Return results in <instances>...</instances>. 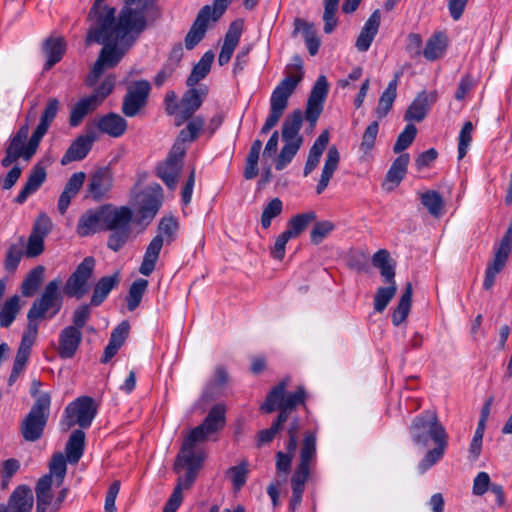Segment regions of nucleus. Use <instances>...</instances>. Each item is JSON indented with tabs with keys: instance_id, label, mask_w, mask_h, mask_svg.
Wrapping results in <instances>:
<instances>
[{
	"instance_id": "1",
	"label": "nucleus",
	"mask_w": 512,
	"mask_h": 512,
	"mask_svg": "<svg viewBox=\"0 0 512 512\" xmlns=\"http://www.w3.org/2000/svg\"><path fill=\"white\" fill-rule=\"evenodd\" d=\"M104 1L95 0L88 14L90 27L87 41L104 45L87 77L88 86L95 85L105 69L115 67L142 33L131 31L127 37L120 38L117 32L116 10L114 7L104 4Z\"/></svg>"
},
{
	"instance_id": "2",
	"label": "nucleus",
	"mask_w": 512,
	"mask_h": 512,
	"mask_svg": "<svg viewBox=\"0 0 512 512\" xmlns=\"http://www.w3.org/2000/svg\"><path fill=\"white\" fill-rule=\"evenodd\" d=\"M60 279H54L45 286L40 298L36 299L27 313V326L22 335L20 345L13 362L12 371L8 378V384L12 386L28 363L32 347L38 335V323L40 319H52L62 308V296L59 288Z\"/></svg>"
},
{
	"instance_id": "3",
	"label": "nucleus",
	"mask_w": 512,
	"mask_h": 512,
	"mask_svg": "<svg viewBox=\"0 0 512 512\" xmlns=\"http://www.w3.org/2000/svg\"><path fill=\"white\" fill-rule=\"evenodd\" d=\"M197 443H202L196 438L187 435L183 441L181 450L175 461L174 470L179 473L181 468H186L185 474L180 476L171 496L166 502L163 512H176L183 500V489H188L194 483L197 474L204 461L203 451H196Z\"/></svg>"
},
{
	"instance_id": "4",
	"label": "nucleus",
	"mask_w": 512,
	"mask_h": 512,
	"mask_svg": "<svg viewBox=\"0 0 512 512\" xmlns=\"http://www.w3.org/2000/svg\"><path fill=\"white\" fill-rule=\"evenodd\" d=\"M304 77L302 59L293 58V63L287 67L286 77L279 82L270 96L269 114L261 128V134H267L282 118L289 104V98Z\"/></svg>"
},
{
	"instance_id": "5",
	"label": "nucleus",
	"mask_w": 512,
	"mask_h": 512,
	"mask_svg": "<svg viewBox=\"0 0 512 512\" xmlns=\"http://www.w3.org/2000/svg\"><path fill=\"white\" fill-rule=\"evenodd\" d=\"M124 3L116 17L117 32L122 39L131 31L143 32L149 22H154L161 16L157 0H124Z\"/></svg>"
},
{
	"instance_id": "6",
	"label": "nucleus",
	"mask_w": 512,
	"mask_h": 512,
	"mask_svg": "<svg viewBox=\"0 0 512 512\" xmlns=\"http://www.w3.org/2000/svg\"><path fill=\"white\" fill-rule=\"evenodd\" d=\"M316 444L317 431H306L300 447L299 463L291 477L292 494L289 501L290 512H295L301 505L305 484L309 478L311 467L316 463Z\"/></svg>"
},
{
	"instance_id": "7",
	"label": "nucleus",
	"mask_w": 512,
	"mask_h": 512,
	"mask_svg": "<svg viewBox=\"0 0 512 512\" xmlns=\"http://www.w3.org/2000/svg\"><path fill=\"white\" fill-rule=\"evenodd\" d=\"M103 231H109L107 247L118 252L129 240L133 210L128 206L104 204Z\"/></svg>"
},
{
	"instance_id": "8",
	"label": "nucleus",
	"mask_w": 512,
	"mask_h": 512,
	"mask_svg": "<svg viewBox=\"0 0 512 512\" xmlns=\"http://www.w3.org/2000/svg\"><path fill=\"white\" fill-rule=\"evenodd\" d=\"M288 381V379H284L274 386L260 407L266 413L279 410L278 416H283L284 423L298 406H305L307 398L306 391L302 386H299L294 392H287Z\"/></svg>"
},
{
	"instance_id": "9",
	"label": "nucleus",
	"mask_w": 512,
	"mask_h": 512,
	"mask_svg": "<svg viewBox=\"0 0 512 512\" xmlns=\"http://www.w3.org/2000/svg\"><path fill=\"white\" fill-rule=\"evenodd\" d=\"M179 223L174 216H165L158 225V234L150 241L146 248L139 272L149 276L155 269L164 242L170 244L177 237Z\"/></svg>"
},
{
	"instance_id": "10",
	"label": "nucleus",
	"mask_w": 512,
	"mask_h": 512,
	"mask_svg": "<svg viewBox=\"0 0 512 512\" xmlns=\"http://www.w3.org/2000/svg\"><path fill=\"white\" fill-rule=\"evenodd\" d=\"M412 440L417 445L426 446L429 440L434 443L447 441L445 427L439 422L435 411L425 410L417 415L410 427Z\"/></svg>"
},
{
	"instance_id": "11",
	"label": "nucleus",
	"mask_w": 512,
	"mask_h": 512,
	"mask_svg": "<svg viewBox=\"0 0 512 512\" xmlns=\"http://www.w3.org/2000/svg\"><path fill=\"white\" fill-rule=\"evenodd\" d=\"M51 406V395L43 394L32 405L20 425L22 437L28 442L39 440L47 425Z\"/></svg>"
},
{
	"instance_id": "12",
	"label": "nucleus",
	"mask_w": 512,
	"mask_h": 512,
	"mask_svg": "<svg viewBox=\"0 0 512 512\" xmlns=\"http://www.w3.org/2000/svg\"><path fill=\"white\" fill-rule=\"evenodd\" d=\"M163 202V190L157 183L146 186L139 192L134 200L133 206L136 213L135 221L139 225H149Z\"/></svg>"
},
{
	"instance_id": "13",
	"label": "nucleus",
	"mask_w": 512,
	"mask_h": 512,
	"mask_svg": "<svg viewBox=\"0 0 512 512\" xmlns=\"http://www.w3.org/2000/svg\"><path fill=\"white\" fill-rule=\"evenodd\" d=\"M97 415V405L90 396H81L71 402L64 411L61 424L65 429H70L78 424L82 429L91 426Z\"/></svg>"
},
{
	"instance_id": "14",
	"label": "nucleus",
	"mask_w": 512,
	"mask_h": 512,
	"mask_svg": "<svg viewBox=\"0 0 512 512\" xmlns=\"http://www.w3.org/2000/svg\"><path fill=\"white\" fill-rule=\"evenodd\" d=\"M96 261L92 256L85 257L66 281L64 292L69 297L83 298L88 292V281L91 278Z\"/></svg>"
},
{
	"instance_id": "15",
	"label": "nucleus",
	"mask_w": 512,
	"mask_h": 512,
	"mask_svg": "<svg viewBox=\"0 0 512 512\" xmlns=\"http://www.w3.org/2000/svg\"><path fill=\"white\" fill-rule=\"evenodd\" d=\"M151 85L147 80L131 83L123 97L122 113L127 117H135L143 109L149 98Z\"/></svg>"
},
{
	"instance_id": "16",
	"label": "nucleus",
	"mask_w": 512,
	"mask_h": 512,
	"mask_svg": "<svg viewBox=\"0 0 512 512\" xmlns=\"http://www.w3.org/2000/svg\"><path fill=\"white\" fill-rule=\"evenodd\" d=\"M41 140L34 132L28 141L10 137L8 146L5 149V156L1 160V165L7 168L19 158L29 161L36 154Z\"/></svg>"
},
{
	"instance_id": "17",
	"label": "nucleus",
	"mask_w": 512,
	"mask_h": 512,
	"mask_svg": "<svg viewBox=\"0 0 512 512\" xmlns=\"http://www.w3.org/2000/svg\"><path fill=\"white\" fill-rule=\"evenodd\" d=\"M186 151L187 148L173 145L166 160L157 166L158 177L169 189H174L177 185Z\"/></svg>"
},
{
	"instance_id": "18",
	"label": "nucleus",
	"mask_w": 512,
	"mask_h": 512,
	"mask_svg": "<svg viewBox=\"0 0 512 512\" xmlns=\"http://www.w3.org/2000/svg\"><path fill=\"white\" fill-rule=\"evenodd\" d=\"M226 424V408L223 404L214 405L203 422L193 428L188 435L201 442L208 440L210 435L221 431Z\"/></svg>"
},
{
	"instance_id": "19",
	"label": "nucleus",
	"mask_w": 512,
	"mask_h": 512,
	"mask_svg": "<svg viewBox=\"0 0 512 512\" xmlns=\"http://www.w3.org/2000/svg\"><path fill=\"white\" fill-rule=\"evenodd\" d=\"M208 94V88L206 86H200L198 88L189 87L184 93L179 105L178 112L175 117V125L181 126L188 119H190L194 113L201 107L203 101Z\"/></svg>"
},
{
	"instance_id": "20",
	"label": "nucleus",
	"mask_w": 512,
	"mask_h": 512,
	"mask_svg": "<svg viewBox=\"0 0 512 512\" xmlns=\"http://www.w3.org/2000/svg\"><path fill=\"white\" fill-rule=\"evenodd\" d=\"M327 94V79L324 75H320L312 87L305 111V118L311 126L316 124L320 114L322 113Z\"/></svg>"
},
{
	"instance_id": "21",
	"label": "nucleus",
	"mask_w": 512,
	"mask_h": 512,
	"mask_svg": "<svg viewBox=\"0 0 512 512\" xmlns=\"http://www.w3.org/2000/svg\"><path fill=\"white\" fill-rule=\"evenodd\" d=\"M114 176L110 167L95 170L87 185V191L95 201L104 199L113 187Z\"/></svg>"
},
{
	"instance_id": "22",
	"label": "nucleus",
	"mask_w": 512,
	"mask_h": 512,
	"mask_svg": "<svg viewBox=\"0 0 512 512\" xmlns=\"http://www.w3.org/2000/svg\"><path fill=\"white\" fill-rule=\"evenodd\" d=\"M210 20L212 21L210 5H205L199 10L190 30L185 36L184 42L187 50L194 49L205 37Z\"/></svg>"
},
{
	"instance_id": "23",
	"label": "nucleus",
	"mask_w": 512,
	"mask_h": 512,
	"mask_svg": "<svg viewBox=\"0 0 512 512\" xmlns=\"http://www.w3.org/2000/svg\"><path fill=\"white\" fill-rule=\"evenodd\" d=\"M95 140L96 136L93 132L76 137L61 158V165L65 166L71 162L81 161L86 158Z\"/></svg>"
},
{
	"instance_id": "24",
	"label": "nucleus",
	"mask_w": 512,
	"mask_h": 512,
	"mask_svg": "<svg viewBox=\"0 0 512 512\" xmlns=\"http://www.w3.org/2000/svg\"><path fill=\"white\" fill-rule=\"evenodd\" d=\"M104 204L93 209H88L79 218L77 223V234L87 237L103 231Z\"/></svg>"
},
{
	"instance_id": "25",
	"label": "nucleus",
	"mask_w": 512,
	"mask_h": 512,
	"mask_svg": "<svg viewBox=\"0 0 512 512\" xmlns=\"http://www.w3.org/2000/svg\"><path fill=\"white\" fill-rule=\"evenodd\" d=\"M82 342V332L76 327H65L59 335L58 355L62 359L72 358Z\"/></svg>"
},
{
	"instance_id": "26",
	"label": "nucleus",
	"mask_w": 512,
	"mask_h": 512,
	"mask_svg": "<svg viewBox=\"0 0 512 512\" xmlns=\"http://www.w3.org/2000/svg\"><path fill=\"white\" fill-rule=\"evenodd\" d=\"M95 125L101 133L113 138H119L124 135L128 127L126 119L113 112L99 117L95 121Z\"/></svg>"
},
{
	"instance_id": "27",
	"label": "nucleus",
	"mask_w": 512,
	"mask_h": 512,
	"mask_svg": "<svg viewBox=\"0 0 512 512\" xmlns=\"http://www.w3.org/2000/svg\"><path fill=\"white\" fill-rule=\"evenodd\" d=\"M381 23V13L375 10L365 22L359 36L357 37L355 47L360 52H366L375 39Z\"/></svg>"
},
{
	"instance_id": "28",
	"label": "nucleus",
	"mask_w": 512,
	"mask_h": 512,
	"mask_svg": "<svg viewBox=\"0 0 512 512\" xmlns=\"http://www.w3.org/2000/svg\"><path fill=\"white\" fill-rule=\"evenodd\" d=\"M46 175L45 166L41 162L34 165L25 185L16 196L15 202L23 204L31 194L35 193L41 187L46 180Z\"/></svg>"
},
{
	"instance_id": "29",
	"label": "nucleus",
	"mask_w": 512,
	"mask_h": 512,
	"mask_svg": "<svg viewBox=\"0 0 512 512\" xmlns=\"http://www.w3.org/2000/svg\"><path fill=\"white\" fill-rule=\"evenodd\" d=\"M410 162V156L408 153H403L399 155L390 166L385 181L383 183V188L387 191H393L404 179L407 173V167Z\"/></svg>"
},
{
	"instance_id": "30",
	"label": "nucleus",
	"mask_w": 512,
	"mask_h": 512,
	"mask_svg": "<svg viewBox=\"0 0 512 512\" xmlns=\"http://www.w3.org/2000/svg\"><path fill=\"white\" fill-rule=\"evenodd\" d=\"M293 25L294 29L292 36L295 37L297 34L301 33L309 54L311 56L316 55L318 53L321 42L317 36V31L314 24L309 23L301 18H295Z\"/></svg>"
},
{
	"instance_id": "31",
	"label": "nucleus",
	"mask_w": 512,
	"mask_h": 512,
	"mask_svg": "<svg viewBox=\"0 0 512 512\" xmlns=\"http://www.w3.org/2000/svg\"><path fill=\"white\" fill-rule=\"evenodd\" d=\"M435 101H436L435 93L428 94L425 91L419 93L418 96L413 100L411 105L406 110V113L404 115L405 120L406 121L413 120V121H417V122L422 121L426 117V115L430 109L431 103H433Z\"/></svg>"
},
{
	"instance_id": "32",
	"label": "nucleus",
	"mask_w": 512,
	"mask_h": 512,
	"mask_svg": "<svg viewBox=\"0 0 512 512\" xmlns=\"http://www.w3.org/2000/svg\"><path fill=\"white\" fill-rule=\"evenodd\" d=\"M33 503L32 490L26 485H20L9 497L8 510L10 512H31Z\"/></svg>"
},
{
	"instance_id": "33",
	"label": "nucleus",
	"mask_w": 512,
	"mask_h": 512,
	"mask_svg": "<svg viewBox=\"0 0 512 512\" xmlns=\"http://www.w3.org/2000/svg\"><path fill=\"white\" fill-rule=\"evenodd\" d=\"M303 123V113L301 110H294L289 114L282 125V140L284 142L299 141V144L303 143V137L299 134Z\"/></svg>"
},
{
	"instance_id": "34",
	"label": "nucleus",
	"mask_w": 512,
	"mask_h": 512,
	"mask_svg": "<svg viewBox=\"0 0 512 512\" xmlns=\"http://www.w3.org/2000/svg\"><path fill=\"white\" fill-rule=\"evenodd\" d=\"M340 161V154L336 146L329 147L325 163L322 169L321 177L319 179V182L316 186V193L319 195L324 192V190L327 188L334 172L338 168Z\"/></svg>"
},
{
	"instance_id": "35",
	"label": "nucleus",
	"mask_w": 512,
	"mask_h": 512,
	"mask_svg": "<svg viewBox=\"0 0 512 512\" xmlns=\"http://www.w3.org/2000/svg\"><path fill=\"white\" fill-rule=\"evenodd\" d=\"M119 280V272H115L113 275L101 277L94 286L90 305L94 307L100 306L108 297L112 289L118 285Z\"/></svg>"
},
{
	"instance_id": "36",
	"label": "nucleus",
	"mask_w": 512,
	"mask_h": 512,
	"mask_svg": "<svg viewBox=\"0 0 512 512\" xmlns=\"http://www.w3.org/2000/svg\"><path fill=\"white\" fill-rule=\"evenodd\" d=\"M400 73L397 72L394 75V78L388 83V86L381 94L377 107L375 109V114L379 119L386 117V115L391 110L393 103L397 96V87L399 81Z\"/></svg>"
},
{
	"instance_id": "37",
	"label": "nucleus",
	"mask_w": 512,
	"mask_h": 512,
	"mask_svg": "<svg viewBox=\"0 0 512 512\" xmlns=\"http://www.w3.org/2000/svg\"><path fill=\"white\" fill-rule=\"evenodd\" d=\"M329 143L328 132H322L314 141L309 150L308 157L304 166L303 174L308 176L319 164L321 156Z\"/></svg>"
},
{
	"instance_id": "38",
	"label": "nucleus",
	"mask_w": 512,
	"mask_h": 512,
	"mask_svg": "<svg viewBox=\"0 0 512 512\" xmlns=\"http://www.w3.org/2000/svg\"><path fill=\"white\" fill-rule=\"evenodd\" d=\"M188 123L186 126L179 132L177 140L174 145H178L181 148H186L185 144L187 142H194L199 133L204 129L205 119L202 116L191 117L187 120Z\"/></svg>"
},
{
	"instance_id": "39",
	"label": "nucleus",
	"mask_w": 512,
	"mask_h": 512,
	"mask_svg": "<svg viewBox=\"0 0 512 512\" xmlns=\"http://www.w3.org/2000/svg\"><path fill=\"white\" fill-rule=\"evenodd\" d=\"M85 447V433L81 429L74 430L66 444V457L70 464H76L81 459Z\"/></svg>"
},
{
	"instance_id": "40",
	"label": "nucleus",
	"mask_w": 512,
	"mask_h": 512,
	"mask_svg": "<svg viewBox=\"0 0 512 512\" xmlns=\"http://www.w3.org/2000/svg\"><path fill=\"white\" fill-rule=\"evenodd\" d=\"M21 299L19 295H13L5 300L0 307V328H9L21 311Z\"/></svg>"
},
{
	"instance_id": "41",
	"label": "nucleus",
	"mask_w": 512,
	"mask_h": 512,
	"mask_svg": "<svg viewBox=\"0 0 512 512\" xmlns=\"http://www.w3.org/2000/svg\"><path fill=\"white\" fill-rule=\"evenodd\" d=\"M413 287L410 282L405 286V289L399 299L397 306L392 313V323L395 326L402 324L409 315L412 303Z\"/></svg>"
},
{
	"instance_id": "42",
	"label": "nucleus",
	"mask_w": 512,
	"mask_h": 512,
	"mask_svg": "<svg viewBox=\"0 0 512 512\" xmlns=\"http://www.w3.org/2000/svg\"><path fill=\"white\" fill-rule=\"evenodd\" d=\"M59 110V101L56 98L48 99L46 106L40 116L39 124L36 129L33 131L38 137L41 139L48 132L52 122L57 116Z\"/></svg>"
},
{
	"instance_id": "43",
	"label": "nucleus",
	"mask_w": 512,
	"mask_h": 512,
	"mask_svg": "<svg viewBox=\"0 0 512 512\" xmlns=\"http://www.w3.org/2000/svg\"><path fill=\"white\" fill-rule=\"evenodd\" d=\"M214 57V53L211 50L203 54L198 63L194 65L191 74L187 78L186 84L188 87L195 86L208 75L214 61Z\"/></svg>"
},
{
	"instance_id": "44",
	"label": "nucleus",
	"mask_w": 512,
	"mask_h": 512,
	"mask_svg": "<svg viewBox=\"0 0 512 512\" xmlns=\"http://www.w3.org/2000/svg\"><path fill=\"white\" fill-rule=\"evenodd\" d=\"M98 104L90 97L80 99L71 109L69 124L71 127H77L83 119L91 112L96 110Z\"/></svg>"
},
{
	"instance_id": "45",
	"label": "nucleus",
	"mask_w": 512,
	"mask_h": 512,
	"mask_svg": "<svg viewBox=\"0 0 512 512\" xmlns=\"http://www.w3.org/2000/svg\"><path fill=\"white\" fill-rule=\"evenodd\" d=\"M372 264L380 270L385 282H393L395 268L390 262V254L387 250L381 249L377 251L372 257Z\"/></svg>"
},
{
	"instance_id": "46",
	"label": "nucleus",
	"mask_w": 512,
	"mask_h": 512,
	"mask_svg": "<svg viewBox=\"0 0 512 512\" xmlns=\"http://www.w3.org/2000/svg\"><path fill=\"white\" fill-rule=\"evenodd\" d=\"M45 53L47 55V61L45 69L52 68L58 63L65 52V44L61 38H49L45 42L44 46Z\"/></svg>"
},
{
	"instance_id": "47",
	"label": "nucleus",
	"mask_w": 512,
	"mask_h": 512,
	"mask_svg": "<svg viewBox=\"0 0 512 512\" xmlns=\"http://www.w3.org/2000/svg\"><path fill=\"white\" fill-rule=\"evenodd\" d=\"M262 149V141L256 139L252 142L249 153L246 158L243 176L246 180H251L258 175V160Z\"/></svg>"
},
{
	"instance_id": "48",
	"label": "nucleus",
	"mask_w": 512,
	"mask_h": 512,
	"mask_svg": "<svg viewBox=\"0 0 512 512\" xmlns=\"http://www.w3.org/2000/svg\"><path fill=\"white\" fill-rule=\"evenodd\" d=\"M340 0H323V30L326 34L332 33L338 25L337 12Z\"/></svg>"
},
{
	"instance_id": "49",
	"label": "nucleus",
	"mask_w": 512,
	"mask_h": 512,
	"mask_svg": "<svg viewBox=\"0 0 512 512\" xmlns=\"http://www.w3.org/2000/svg\"><path fill=\"white\" fill-rule=\"evenodd\" d=\"M420 200L432 216L439 217L442 214L444 199L437 191L428 190L422 193Z\"/></svg>"
},
{
	"instance_id": "50",
	"label": "nucleus",
	"mask_w": 512,
	"mask_h": 512,
	"mask_svg": "<svg viewBox=\"0 0 512 512\" xmlns=\"http://www.w3.org/2000/svg\"><path fill=\"white\" fill-rule=\"evenodd\" d=\"M147 287L148 281L143 278H139L131 284L126 297L127 308L129 311H134L140 305Z\"/></svg>"
},
{
	"instance_id": "51",
	"label": "nucleus",
	"mask_w": 512,
	"mask_h": 512,
	"mask_svg": "<svg viewBox=\"0 0 512 512\" xmlns=\"http://www.w3.org/2000/svg\"><path fill=\"white\" fill-rule=\"evenodd\" d=\"M315 219L316 213L314 211L297 214L288 221V228L286 230L291 233L293 238H295Z\"/></svg>"
},
{
	"instance_id": "52",
	"label": "nucleus",
	"mask_w": 512,
	"mask_h": 512,
	"mask_svg": "<svg viewBox=\"0 0 512 512\" xmlns=\"http://www.w3.org/2000/svg\"><path fill=\"white\" fill-rule=\"evenodd\" d=\"M387 283L389 286L378 288L374 296V309L379 313H382L386 309L397 291V286L394 279L393 282Z\"/></svg>"
},
{
	"instance_id": "53",
	"label": "nucleus",
	"mask_w": 512,
	"mask_h": 512,
	"mask_svg": "<svg viewBox=\"0 0 512 512\" xmlns=\"http://www.w3.org/2000/svg\"><path fill=\"white\" fill-rule=\"evenodd\" d=\"M43 275L44 267L42 266H36L29 272L21 285V291L25 297H30L36 292L42 281Z\"/></svg>"
},
{
	"instance_id": "54",
	"label": "nucleus",
	"mask_w": 512,
	"mask_h": 512,
	"mask_svg": "<svg viewBox=\"0 0 512 512\" xmlns=\"http://www.w3.org/2000/svg\"><path fill=\"white\" fill-rule=\"evenodd\" d=\"M283 210V202L278 197L273 198L267 205L264 206L261 215V226L263 229H268L271 226L272 220L278 217Z\"/></svg>"
},
{
	"instance_id": "55",
	"label": "nucleus",
	"mask_w": 512,
	"mask_h": 512,
	"mask_svg": "<svg viewBox=\"0 0 512 512\" xmlns=\"http://www.w3.org/2000/svg\"><path fill=\"white\" fill-rule=\"evenodd\" d=\"M436 447L429 450L424 458L419 463V470L421 473L426 472L433 465H435L444 455L445 448L447 447V441L435 443Z\"/></svg>"
},
{
	"instance_id": "56",
	"label": "nucleus",
	"mask_w": 512,
	"mask_h": 512,
	"mask_svg": "<svg viewBox=\"0 0 512 512\" xmlns=\"http://www.w3.org/2000/svg\"><path fill=\"white\" fill-rule=\"evenodd\" d=\"M66 462L67 459L61 453L54 455L50 462V473L48 475H51L52 483L55 481L56 486L63 483L67 471Z\"/></svg>"
},
{
	"instance_id": "57",
	"label": "nucleus",
	"mask_w": 512,
	"mask_h": 512,
	"mask_svg": "<svg viewBox=\"0 0 512 512\" xmlns=\"http://www.w3.org/2000/svg\"><path fill=\"white\" fill-rule=\"evenodd\" d=\"M302 144H299V141L294 142H285L282 147L276 162L275 168L278 171L283 170L287 167V165L293 160L294 156L297 154Z\"/></svg>"
},
{
	"instance_id": "58",
	"label": "nucleus",
	"mask_w": 512,
	"mask_h": 512,
	"mask_svg": "<svg viewBox=\"0 0 512 512\" xmlns=\"http://www.w3.org/2000/svg\"><path fill=\"white\" fill-rule=\"evenodd\" d=\"M283 416H277L271 426L267 429L260 430L257 434V446L261 447L273 441L275 436L282 430L284 422Z\"/></svg>"
},
{
	"instance_id": "59",
	"label": "nucleus",
	"mask_w": 512,
	"mask_h": 512,
	"mask_svg": "<svg viewBox=\"0 0 512 512\" xmlns=\"http://www.w3.org/2000/svg\"><path fill=\"white\" fill-rule=\"evenodd\" d=\"M248 475V464L243 461L237 466L230 467L227 476L230 478L235 491H239L246 483Z\"/></svg>"
},
{
	"instance_id": "60",
	"label": "nucleus",
	"mask_w": 512,
	"mask_h": 512,
	"mask_svg": "<svg viewBox=\"0 0 512 512\" xmlns=\"http://www.w3.org/2000/svg\"><path fill=\"white\" fill-rule=\"evenodd\" d=\"M417 134V128L413 124H407L404 130L398 135L394 144V153H401L407 149L414 141Z\"/></svg>"
},
{
	"instance_id": "61",
	"label": "nucleus",
	"mask_w": 512,
	"mask_h": 512,
	"mask_svg": "<svg viewBox=\"0 0 512 512\" xmlns=\"http://www.w3.org/2000/svg\"><path fill=\"white\" fill-rule=\"evenodd\" d=\"M474 126L471 121H466L458 136V159H462L467 154L469 146L472 142V132Z\"/></svg>"
},
{
	"instance_id": "62",
	"label": "nucleus",
	"mask_w": 512,
	"mask_h": 512,
	"mask_svg": "<svg viewBox=\"0 0 512 512\" xmlns=\"http://www.w3.org/2000/svg\"><path fill=\"white\" fill-rule=\"evenodd\" d=\"M445 50V44L441 35H435L430 38L423 51V55L427 60L438 59Z\"/></svg>"
},
{
	"instance_id": "63",
	"label": "nucleus",
	"mask_w": 512,
	"mask_h": 512,
	"mask_svg": "<svg viewBox=\"0 0 512 512\" xmlns=\"http://www.w3.org/2000/svg\"><path fill=\"white\" fill-rule=\"evenodd\" d=\"M115 86V77L108 75L102 83L89 95L98 106L112 93Z\"/></svg>"
},
{
	"instance_id": "64",
	"label": "nucleus",
	"mask_w": 512,
	"mask_h": 512,
	"mask_svg": "<svg viewBox=\"0 0 512 512\" xmlns=\"http://www.w3.org/2000/svg\"><path fill=\"white\" fill-rule=\"evenodd\" d=\"M24 255L22 249L16 245L12 244L9 246L6 257L4 260V268L7 272L13 273L19 266V263Z\"/></svg>"
}]
</instances>
